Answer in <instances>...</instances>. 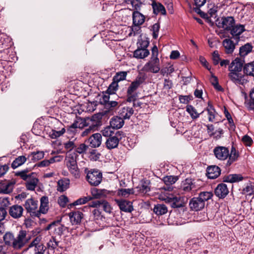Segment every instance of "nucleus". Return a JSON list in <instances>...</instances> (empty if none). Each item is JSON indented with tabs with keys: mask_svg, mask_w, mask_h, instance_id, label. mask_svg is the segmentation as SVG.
I'll return each mask as SVG.
<instances>
[{
	"mask_svg": "<svg viewBox=\"0 0 254 254\" xmlns=\"http://www.w3.org/2000/svg\"><path fill=\"white\" fill-rule=\"evenodd\" d=\"M31 169L30 168H26L25 169L17 171V177L26 181L29 179H30L34 173L31 172Z\"/></svg>",
	"mask_w": 254,
	"mask_h": 254,
	"instance_id": "bb28decb",
	"label": "nucleus"
},
{
	"mask_svg": "<svg viewBox=\"0 0 254 254\" xmlns=\"http://www.w3.org/2000/svg\"><path fill=\"white\" fill-rule=\"evenodd\" d=\"M254 191V183H251L250 185L247 186L243 190V193L248 195H252L253 194Z\"/></svg>",
	"mask_w": 254,
	"mask_h": 254,
	"instance_id": "13d9d810",
	"label": "nucleus"
},
{
	"mask_svg": "<svg viewBox=\"0 0 254 254\" xmlns=\"http://www.w3.org/2000/svg\"><path fill=\"white\" fill-rule=\"evenodd\" d=\"M250 100L245 102L246 107L249 110H254V88L250 92Z\"/></svg>",
	"mask_w": 254,
	"mask_h": 254,
	"instance_id": "3c124183",
	"label": "nucleus"
},
{
	"mask_svg": "<svg viewBox=\"0 0 254 254\" xmlns=\"http://www.w3.org/2000/svg\"><path fill=\"white\" fill-rule=\"evenodd\" d=\"M149 44V41L147 40L140 39L137 43V48L140 49H147Z\"/></svg>",
	"mask_w": 254,
	"mask_h": 254,
	"instance_id": "4d7b16f0",
	"label": "nucleus"
},
{
	"mask_svg": "<svg viewBox=\"0 0 254 254\" xmlns=\"http://www.w3.org/2000/svg\"><path fill=\"white\" fill-rule=\"evenodd\" d=\"M59 245V242L57 241L54 237H52L47 243L49 250H54Z\"/></svg>",
	"mask_w": 254,
	"mask_h": 254,
	"instance_id": "6e6d98bb",
	"label": "nucleus"
},
{
	"mask_svg": "<svg viewBox=\"0 0 254 254\" xmlns=\"http://www.w3.org/2000/svg\"><path fill=\"white\" fill-rule=\"evenodd\" d=\"M83 127H91L94 130L101 125V121L98 116L94 115L91 118H80Z\"/></svg>",
	"mask_w": 254,
	"mask_h": 254,
	"instance_id": "0eeeda50",
	"label": "nucleus"
},
{
	"mask_svg": "<svg viewBox=\"0 0 254 254\" xmlns=\"http://www.w3.org/2000/svg\"><path fill=\"white\" fill-rule=\"evenodd\" d=\"M186 111L190 115L192 119H196L198 118L199 115L203 112V111L200 113H198L196 112V109L191 105H188L187 106Z\"/></svg>",
	"mask_w": 254,
	"mask_h": 254,
	"instance_id": "a18cd8bd",
	"label": "nucleus"
},
{
	"mask_svg": "<svg viewBox=\"0 0 254 254\" xmlns=\"http://www.w3.org/2000/svg\"><path fill=\"white\" fill-rule=\"evenodd\" d=\"M91 194L92 196L96 198H100L103 195V190L96 188L91 190Z\"/></svg>",
	"mask_w": 254,
	"mask_h": 254,
	"instance_id": "774afa93",
	"label": "nucleus"
},
{
	"mask_svg": "<svg viewBox=\"0 0 254 254\" xmlns=\"http://www.w3.org/2000/svg\"><path fill=\"white\" fill-rule=\"evenodd\" d=\"M215 195L219 198L225 197L229 193V190L226 184L221 183L219 184L214 191Z\"/></svg>",
	"mask_w": 254,
	"mask_h": 254,
	"instance_id": "6ab92c4d",
	"label": "nucleus"
},
{
	"mask_svg": "<svg viewBox=\"0 0 254 254\" xmlns=\"http://www.w3.org/2000/svg\"><path fill=\"white\" fill-rule=\"evenodd\" d=\"M133 25H142L145 21V16L138 11L132 13Z\"/></svg>",
	"mask_w": 254,
	"mask_h": 254,
	"instance_id": "c85d7f7f",
	"label": "nucleus"
},
{
	"mask_svg": "<svg viewBox=\"0 0 254 254\" xmlns=\"http://www.w3.org/2000/svg\"><path fill=\"white\" fill-rule=\"evenodd\" d=\"M65 132V129L63 127L60 130H56L52 129L49 133V136L52 139H56L57 138L63 135Z\"/></svg>",
	"mask_w": 254,
	"mask_h": 254,
	"instance_id": "c03bdc74",
	"label": "nucleus"
},
{
	"mask_svg": "<svg viewBox=\"0 0 254 254\" xmlns=\"http://www.w3.org/2000/svg\"><path fill=\"white\" fill-rule=\"evenodd\" d=\"M243 72L247 77H254V62L245 64L243 66Z\"/></svg>",
	"mask_w": 254,
	"mask_h": 254,
	"instance_id": "f704fd0d",
	"label": "nucleus"
},
{
	"mask_svg": "<svg viewBox=\"0 0 254 254\" xmlns=\"http://www.w3.org/2000/svg\"><path fill=\"white\" fill-rule=\"evenodd\" d=\"M101 154L99 153L96 149H92L89 152V158L91 161L98 160Z\"/></svg>",
	"mask_w": 254,
	"mask_h": 254,
	"instance_id": "864d4df0",
	"label": "nucleus"
},
{
	"mask_svg": "<svg viewBox=\"0 0 254 254\" xmlns=\"http://www.w3.org/2000/svg\"><path fill=\"white\" fill-rule=\"evenodd\" d=\"M212 59L214 65H217L219 63L221 59L220 58V55H219L218 52L217 51H215L213 52L212 55Z\"/></svg>",
	"mask_w": 254,
	"mask_h": 254,
	"instance_id": "e2e57ef3",
	"label": "nucleus"
},
{
	"mask_svg": "<svg viewBox=\"0 0 254 254\" xmlns=\"http://www.w3.org/2000/svg\"><path fill=\"white\" fill-rule=\"evenodd\" d=\"M83 215L82 213L79 211L71 212L68 214L70 221L72 225L80 224L83 218Z\"/></svg>",
	"mask_w": 254,
	"mask_h": 254,
	"instance_id": "5701e85b",
	"label": "nucleus"
},
{
	"mask_svg": "<svg viewBox=\"0 0 254 254\" xmlns=\"http://www.w3.org/2000/svg\"><path fill=\"white\" fill-rule=\"evenodd\" d=\"M215 24L217 27L229 31L235 24V21L232 16H223L220 18H217L215 21Z\"/></svg>",
	"mask_w": 254,
	"mask_h": 254,
	"instance_id": "39448f33",
	"label": "nucleus"
},
{
	"mask_svg": "<svg viewBox=\"0 0 254 254\" xmlns=\"http://www.w3.org/2000/svg\"><path fill=\"white\" fill-rule=\"evenodd\" d=\"M83 128L81 121H80V119L78 121H75L71 125L69 126L65 132L69 136L72 137L77 132V128Z\"/></svg>",
	"mask_w": 254,
	"mask_h": 254,
	"instance_id": "aec40b11",
	"label": "nucleus"
},
{
	"mask_svg": "<svg viewBox=\"0 0 254 254\" xmlns=\"http://www.w3.org/2000/svg\"><path fill=\"white\" fill-rule=\"evenodd\" d=\"M159 29L160 24L159 23H156L151 26L150 30L152 32V36L154 39H156L158 38Z\"/></svg>",
	"mask_w": 254,
	"mask_h": 254,
	"instance_id": "5fc2aeb1",
	"label": "nucleus"
},
{
	"mask_svg": "<svg viewBox=\"0 0 254 254\" xmlns=\"http://www.w3.org/2000/svg\"><path fill=\"white\" fill-rule=\"evenodd\" d=\"M64 148L68 151V152H71V151L76 147L74 141L71 140H68L67 142L64 143Z\"/></svg>",
	"mask_w": 254,
	"mask_h": 254,
	"instance_id": "680f3d73",
	"label": "nucleus"
},
{
	"mask_svg": "<svg viewBox=\"0 0 254 254\" xmlns=\"http://www.w3.org/2000/svg\"><path fill=\"white\" fill-rule=\"evenodd\" d=\"M39 180L37 178L34 177L33 175L31 177L30 179H29L26 181V189L29 190H34Z\"/></svg>",
	"mask_w": 254,
	"mask_h": 254,
	"instance_id": "4c0bfd02",
	"label": "nucleus"
},
{
	"mask_svg": "<svg viewBox=\"0 0 254 254\" xmlns=\"http://www.w3.org/2000/svg\"><path fill=\"white\" fill-rule=\"evenodd\" d=\"M194 1L196 6V7L194 8L195 11L199 13V11H200L199 8L204 4L206 0H194Z\"/></svg>",
	"mask_w": 254,
	"mask_h": 254,
	"instance_id": "338daca9",
	"label": "nucleus"
},
{
	"mask_svg": "<svg viewBox=\"0 0 254 254\" xmlns=\"http://www.w3.org/2000/svg\"><path fill=\"white\" fill-rule=\"evenodd\" d=\"M44 155L45 153L44 151H33L28 155V157H31V161L35 162L43 159L44 157Z\"/></svg>",
	"mask_w": 254,
	"mask_h": 254,
	"instance_id": "58836bf2",
	"label": "nucleus"
},
{
	"mask_svg": "<svg viewBox=\"0 0 254 254\" xmlns=\"http://www.w3.org/2000/svg\"><path fill=\"white\" fill-rule=\"evenodd\" d=\"M158 50L156 46H154L151 50V57L150 60L159 61L158 58Z\"/></svg>",
	"mask_w": 254,
	"mask_h": 254,
	"instance_id": "69168bd1",
	"label": "nucleus"
},
{
	"mask_svg": "<svg viewBox=\"0 0 254 254\" xmlns=\"http://www.w3.org/2000/svg\"><path fill=\"white\" fill-rule=\"evenodd\" d=\"M127 71H120L117 72L115 75L113 77V79L117 83L124 80L127 77Z\"/></svg>",
	"mask_w": 254,
	"mask_h": 254,
	"instance_id": "de8ad7c7",
	"label": "nucleus"
},
{
	"mask_svg": "<svg viewBox=\"0 0 254 254\" xmlns=\"http://www.w3.org/2000/svg\"><path fill=\"white\" fill-rule=\"evenodd\" d=\"M178 178L177 177L169 176H166L163 178V181L164 183L166 185V187H164L163 189L165 190L171 191L172 190L173 188L170 185L174 184L177 180Z\"/></svg>",
	"mask_w": 254,
	"mask_h": 254,
	"instance_id": "c756f323",
	"label": "nucleus"
},
{
	"mask_svg": "<svg viewBox=\"0 0 254 254\" xmlns=\"http://www.w3.org/2000/svg\"><path fill=\"white\" fill-rule=\"evenodd\" d=\"M213 153L217 159L222 161L227 159L229 155L228 148L224 146H216L213 149Z\"/></svg>",
	"mask_w": 254,
	"mask_h": 254,
	"instance_id": "9b49d317",
	"label": "nucleus"
},
{
	"mask_svg": "<svg viewBox=\"0 0 254 254\" xmlns=\"http://www.w3.org/2000/svg\"><path fill=\"white\" fill-rule=\"evenodd\" d=\"M133 193L132 189H121L118 190V194L120 196L127 197L129 194Z\"/></svg>",
	"mask_w": 254,
	"mask_h": 254,
	"instance_id": "603ef678",
	"label": "nucleus"
},
{
	"mask_svg": "<svg viewBox=\"0 0 254 254\" xmlns=\"http://www.w3.org/2000/svg\"><path fill=\"white\" fill-rule=\"evenodd\" d=\"M49 209V198L47 196H43L40 198V206L39 210L35 213L37 217H40L41 214H46Z\"/></svg>",
	"mask_w": 254,
	"mask_h": 254,
	"instance_id": "ddd939ff",
	"label": "nucleus"
},
{
	"mask_svg": "<svg viewBox=\"0 0 254 254\" xmlns=\"http://www.w3.org/2000/svg\"><path fill=\"white\" fill-rule=\"evenodd\" d=\"M124 136V133L120 130H117L116 134L108 138L105 142L106 147L110 150L117 148L118 146L119 141Z\"/></svg>",
	"mask_w": 254,
	"mask_h": 254,
	"instance_id": "423d86ee",
	"label": "nucleus"
},
{
	"mask_svg": "<svg viewBox=\"0 0 254 254\" xmlns=\"http://www.w3.org/2000/svg\"><path fill=\"white\" fill-rule=\"evenodd\" d=\"M110 125L115 130L119 129L124 126V121L121 117H114L111 119Z\"/></svg>",
	"mask_w": 254,
	"mask_h": 254,
	"instance_id": "cd10ccee",
	"label": "nucleus"
},
{
	"mask_svg": "<svg viewBox=\"0 0 254 254\" xmlns=\"http://www.w3.org/2000/svg\"><path fill=\"white\" fill-rule=\"evenodd\" d=\"M245 30V25L242 24H234L229 31H230V34L234 38L239 39L240 35Z\"/></svg>",
	"mask_w": 254,
	"mask_h": 254,
	"instance_id": "412c9836",
	"label": "nucleus"
},
{
	"mask_svg": "<svg viewBox=\"0 0 254 254\" xmlns=\"http://www.w3.org/2000/svg\"><path fill=\"white\" fill-rule=\"evenodd\" d=\"M220 174L221 169L217 166H211L207 168V176L209 179H216L220 176Z\"/></svg>",
	"mask_w": 254,
	"mask_h": 254,
	"instance_id": "4be33fe9",
	"label": "nucleus"
},
{
	"mask_svg": "<svg viewBox=\"0 0 254 254\" xmlns=\"http://www.w3.org/2000/svg\"><path fill=\"white\" fill-rule=\"evenodd\" d=\"M151 5L154 14H161L164 15L166 14L165 8L161 3L153 0Z\"/></svg>",
	"mask_w": 254,
	"mask_h": 254,
	"instance_id": "b1692460",
	"label": "nucleus"
},
{
	"mask_svg": "<svg viewBox=\"0 0 254 254\" xmlns=\"http://www.w3.org/2000/svg\"><path fill=\"white\" fill-rule=\"evenodd\" d=\"M194 188L195 185L191 179L187 178L182 182L181 189L184 191V192H190Z\"/></svg>",
	"mask_w": 254,
	"mask_h": 254,
	"instance_id": "393cba45",
	"label": "nucleus"
},
{
	"mask_svg": "<svg viewBox=\"0 0 254 254\" xmlns=\"http://www.w3.org/2000/svg\"><path fill=\"white\" fill-rule=\"evenodd\" d=\"M223 45L227 54H231L233 52L235 45L233 41L230 39H225L223 41Z\"/></svg>",
	"mask_w": 254,
	"mask_h": 254,
	"instance_id": "2f4dec72",
	"label": "nucleus"
},
{
	"mask_svg": "<svg viewBox=\"0 0 254 254\" xmlns=\"http://www.w3.org/2000/svg\"><path fill=\"white\" fill-rule=\"evenodd\" d=\"M58 157H54L50 158L49 160H44L38 163H37L36 165L38 167H45L49 166L51 164L54 163L56 161H58L59 160H57Z\"/></svg>",
	"mask_w": 254,
	"mask_h": 254,
	"instance_id": "49530a36",
	"label": "nucleus"
},
{
	"mask_svg": "<svg viewBox=\"0 0 254 254\" xmlns=\"http://www.w3.org/2000/svg\"><path fill=\"white\" fill-rule=\"evenodd\" d=\"M46 250V247L43 245L36 246L34 248V254H44Z\"/></svg>",
	"mask_w": 254,
	"mask_h": 254,
	"instance_id": "052dcab7",
	"label": "nucleus"
},
{
	"mask_svg": "<svg viewBox=\"0 0 254 254\" xmlns=\"http://www.w3.org/2000/svg\"><path fill=\"white\" fill-rule=\"evenodd\" d=\"M116 203L119 206L121 210L126 212H131L133 208L131 201L123 199H115Z\"/></svg>",
	"mask_w": 254,
	"mask_h": 254,
	"instance_id": "4468645a",
	"label": "nucleus"
},
{
	"mask_svg": "<svg viewBox=\"0 0 254 254\" xmlns=\"http://www.w3.org/2000/svg\"><path fill=\"white\" fill-rule=\"evenodd\" d=\"M68 201V199L67 197L64 195H61L59 197L58 200L59 204L62 207H65Z\"/></svg>",
	"mask_w": 254,
	"mask_h": 254,
	"instance_id": "bf43d9fd",
	"label": "nucleus"
},
{
	"mask_svg": "<svg viewBox=\"0 0 254 254\" xmlns=\"http://www.w3.org/2000/svg\"><path fill=\"white\" fill-rule=\"evenodd\" d=\"M88 148V145L84 143H81L76 148L75 151L79 154H82L85 152Z\"/></svg>",
	"mask_w": 254,
	"mask_h": 254,
	"instance_id": "0e129e2a",
	"label": "nucleus"
},
{
	"mask_svg": "<svg viewBox=\"0 0 254 254\" xmlns=\"http://www.w3.org/2000/svg\"><path fill=\"white\" fill-rule=\"evenodd\" d=\"M160 61L150 60L146 63L142 68V70L145 72H151L154 73L159 72L160 70Z\"/></svg>",
	"mask_w": 254,
	"mask_h": 254,
	"instance_id": "1a4fd4ad",
	"label": "nucleus"
},
{
	"mask_svg": "<svg viewBox=\"0 0 254 254\" xmlns=\"http://www.w3.org/2000/svg\"><path fill=\"white\" fill-rule=\"evenodd\" d=\"M24 206L27 212L30 213L32 217H36L34 212H36L38 208V201L34 200L32 198L28 199L25 203Z\"/></svg>",
	"mask_w": 254,
	"mask_h": 254,
	"instance_id": "2eb2a0df",
	"label": "nucleus"
},
{
	"mask_svg": "<svg viewBox=\"0 0 254 254\" xmlns=\"http://www.w3.org/2000/svg\"><path fill=\"white\" fill-rule=\"evenodd\" d=\"M3 240L6 245H12L14 248H16V239L12 233L7 232L3 236Z\"/></svg>",
	"mask_w": 254,
	"mask_h": 254,
	"instance_id": "e433bc0d",
	"label": "nucleus"
},
{
	"mask_svg": "<svg viewBox=\"0 0 254 254\" xmlns=\"http://www.w3.org/2000/svg\"><path fill=\"white\" fill-rule=\"evenodd\" d=\"M118 83L113 79L112 82L110 84L107 90V93L109 94H115L118 89Z\"/></svg>",
	"mask_w": 254,
	"mask_h": 254,
	"instance_id": "8fccbe9b",
	"label": "nucleus"
},
{
	"mask_svg": "<svg viewBox=\"0 0 254 254\" xmlns=\"http://www.w3.org/2000/svg\"><path fill=\"white\" fill-rule=\"evenodd\" d=\"M239 156L238 151H237L234 146H232L231 149V152L229 153L228 156L229 159L227 162V165H231L234 162L236 161Z\"/></svg>",
	"mask_w": 254,
	"mask_h": 254,
	"instance_id": "473e14b6",
	"label": "nucleus"
},
{
	"mask_svg": "<svg viewBox=\"0 0 254 254\" xmlns=\"http://www.w3.org/2000/svg\"><path fill=\"white\" fill-rule=\"evenodd\" d=\"M77 156L78 155L76 152H68L65 158L67 167H68L70 172L76 178H79L80 176L76 162Z\"/></svg>",
	"mask_w": 254,
	"mask_h": 254,
	"instance_id": "f03ea898",
	"label": "nucleus"
},
{
	"mask_svg": "<svg viewBox=\"0 0 254 254\" xmlns=\"http://www.w3.org/2000/svg\"><path fill=\"white\" fill-rule=\"evenodd\" d=\"M146 79V76L145 74L139 73L135 79L130 83L127 89V102L131 103L132 101L137 99L138 95L136 91L145 82Z\"/></svg>",
	"mask_w": 254,
	"mask_h": 254,
	"instance_id": "f257e3e1",
	"label": "nucleus"
},
{
	"mask_svg": "<svg viewBox=\"0 0 254 254\" xmlns=\"http://www.w3.org/2000/svg\"><path fill=\"white\" fill-rule=\"evenodd\" d=\"M154 212L158 215H162L168 211L167 207L163 204L155 205L153 208Z\"/></svg>",
	"mask_w": 254,
	"mask_h": 254,
	"instance_id": "ea45409f",
	"label": "nucleus"
},
{
	"mask_svg": "<svg viewBox=\"0 0 254 254\" xmlns=\"http://www.w3.org/2000/svg\"><path fill=\"white\" fill-rule=\"evenodd\" d=\"M213 196V193L210 191H202L199 193L198 197L202 200L203 201L204 204H205V201L211 199Z\"/></svg>",
	"mask_w": 254,
	"mask_h": 254,
	"instance_id": "09e8293b",
	"label": "nucleus"
},
{
	"mask_svg": "<svg viewBox=\"0 0 254 254\" xmlns=\"http://www.w3.org/2000/svg\"><path fill=\"white\" fill-rule=\"evenodd\" d=\"M55 223L54 227V233L58 236H61L66 228L61 224L59 221H55Z\"/></svg>",
	"mask_w": 254,
	"mask_h": 254,
	"instance_id": "37998d69",
	"label": "nucleus"
},
{
	"mask_svg": "<svg viewBox=\"0 0 254 254\" xmlns=\"http://www.w3.org/2000/svg\"><path fill=\"white\" fill-rule=\"evenodd\" d=\"M134 111L132 107L125 106L121 108L119 113L121 117L123 119H129L133 114Z\"/></svg>",
	"mask_w": 254,
	"mask_h": 254,
	"instance_id": "a878e982",
	"label": "nucleus"
},
{
	"mask_svg": "<svg viewBox=\"0 0 254 254\" xmlns=\"http://www.w3.org/2000/svg\"><path fill=\"white\" fill-rule=\"evenodd\" d=\"M102 141V137L101 133H95L91 135L88 139V143L93 148L99 147Z\"/></svg>",
	"mask_w": 254,
	"mask_h": 254,
	"instance_id": "a211bd4d",
	"label": "nucleus"
},
{
	"mask_svg": "<svg viewBox=\"0 0 254 254\" xmlns=\"http://www.w3.org/2000/svg\"><path fill=\"white\" fill-rule=\"evenodd\" d=\"M189 205L191 210L199 211L204 207L205 204L198 197H194L190 200Z\"/></svg>",
	"mask_w": 254,
	"mask_h": 254,
	"instance_id": "dca6fc26",
	"label": "nucleus"
},
{
	"mask_svg": "<svg viewBox=\"0 0 254 254\" xmlns=\"http://www.w3.org/2000/svg\"><path fill=\"white\" fill-rule=\"evenodd\" d=\"M86 178L87 181L90 185L97 186L102 182V173L97 169H91L87 172Z\"/></svg>",
	"mask_w": 254,
	"mask_h": 254,
	"instance_id": "7ed1b4c3",
	"label": "nucleus"
},
{
	"mask_svg": "<svg viewBox=\"0 0 254 254\" xmlns=\"http://www.w3.org/2000/svg\"><path fill=\"white\" fill-rule=\"evenodd\" d=\"M166 200L171 207L180 209L183 212L186 210V202L183 197L172 196L167 197Z\"/></svg>",
	"mask_w": 254,
	"mask_h": 254,
	"instance_id": "20e7f679",
	"label": "nucleus"
},
{
	"mask_svg": "<svg viewBox=\"0 0 254 254\" xmlns=\"http://www.w3.org/2000/svg\"><path fill=\"white\" fill-rule=\"evenodd\" d=\"M228 76L230 80L237 85H244L248 82V77L246 74H242L239 72H230Z\"/></svg>",
	"mask_w": 254,
	"mask_h": 254,
	"instance_id": "6e6552de",
	"label": "nucleus"
},
{
	"mask_svg": "<svg viewBox=\"0 0 254 254\" xmlns=\"http://www.w3.org/2000/svg\"><path fill=\"white\" fill-rule=\"evenodd\" d=\"M89 207L99 208L103 209L106 212H111L110 205L105 200H93L89 204L88 206H84V209H88Z\"/></svg>",
	"mask_w": 254,
	"mask_h": 254,
	"instance_id": "9d476101",
	"label": "nucleus"
},
{
	"mask_svg": "<svg viewBox=\"0 0 254 254\" xmlns=\"http://www.w3.org/2000/svg\"><path fill=\"white\" fill-rule=\"evenodd\" d=\"M70 181L67 178H63L58 181L57 190L60 192H63L69 187Z\"/></svg>",
	"mask_w": 254,
	"mask_h": 254,
	"instance_id": "7c9ffc66",
	"label": "nucleus"
},
{
	"mask_svg": "<svg viewBox=\"0 0 254 254\" xmlns=\"http://www.w3.org/2000/svg\"><path fill=\"white\" fill-rule=\"evenodd\" d=\"M150 52L147 49L137 48L133 52V57L137 59H143L148 57Z\"/></svg>",
	"mask_w": 254,
	"mask_h": 254,
	"instance_id": "72a5a7b5",
	"label": "nucleus"
},
{
	"mask_svg": "<svg viewBox=\"0 0 254 254\" xmlns=\"http://www.w3.org/2000/svg\"><path fill=\"white\" fill-rule=\"evenodd\" d=\"M30 240V237L27 236V232L25 230L19 231L17 237V249L23 247Z\"/></svg>",
	"mask_w": 254,
	"mask_h": 254,
	"instance_id": "f3484780",
	"label": "nucleus"
},
{
	"mask_svg": "<svg viewBox=\"0 0 254 254\" xmlns=\"http://www.w3.org/2000/svg\"><path fill=\"white\" fill-rule=\"evenodd\" d=\"M253 47L251 43H247L241 46L239 50V54L241 57L244 58L252 51Z\"/></svg>",
	"mask_w": 254,
	"mask_h": 254,
	"instance_id": "c9c22d12",
	"label": "nucleus"
},
{
	"mask_svg": "<svg viewBox=\"0 0 254 254\" xmlns=\"http://www.w3.org/2000/svg\"><path fill=\"white\" fill-rule=\"evenodd\" d=\"M206 111L208 115V120L210 122H213L215 118L216 111L213 106L209 102L206 108Z\"/></svg>",
	"mask_w": 254,
	"mask_h": 254,
	"instance_id": "79ce46f5",
	"label": "nucleus"
},
{
	"mask_svg": "<svg viewBox=\"0 0 254 254\" xmlns=\"http://www.w3.org/2000/svg\"><path fill=\"white\" fill-rule=\"evenodd\" d=\"M116 131L110 125L104 127L101 132L104 136L109 138L115 135Z\"/></svg>",
	"mask_w": 254,
	"mask_h": 254,
	"instance_id": "a19ab883",
	"label": "nucleus"
},
{
	"mask_svg": "<svg viewBox=\"0 0 254 254\" xmlns=\"http://www.w3.org/2000/svg\"><path fill=\"white\" fill-rule=\"evenodd\" d=\"M245 60L244 58H236L233 60L229 66L230 72H240L244 65Z\"/></svg>",
	"mask_w": 254,
	"mask_h": 254,
	"instance_id": "f8f14e48",
	"label": "nucleus"
}]
</instances>
